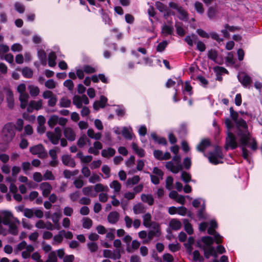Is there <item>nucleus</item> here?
Instances as JSON below:
<instances>
[{
  "label": "nucleus",
  "mask_w": 262,
  "mask_h": 262,
  "mask_svg": "<svg viewBox=\"0 0 262 262\" xmlns=\"http://www.w3.org/2000/svg\"><path fill=\"white\" fill-rule=\"evenodd\" d=\"M11 218H13L11 212L8 210L0 211V234L6 235L8 233L13 235L18 234L19 221L16 218L10 221Z\"/></svg>",
  "instance_id": "1"
},
{
  "label": "nucleus",
  "mask_w": 262,
  "mask_h": 262,
  "mask_svg": "<svg viewBox=\"0 0 262 262\" xmlns=\"http://www.w3.org/2000/svg\"><path fill=\"white\" fill-rule=\"evenodd\" d=\"M246 122L243 120H239L237 122V128L238 132L237 136L239 138V141L242 146H246L249 145L253 150L257 149L256 142L254 139L251 138L250 134L247 129Z\"/></svg>",
  "instance_id": "2"
},
{
  "label": "nucleus",
  "mask_w": 262,
  "mask_h": 262,
  "mask_svg": "<svg viewBox=\"0 0 262 262\" xmlns=\"http://www.w3.org/2000/svg\"><path fill=\"white\" fill-rule=\"evenodd\" d=\"M213 239L210 236L203 237L197 242L198 247L202 249L204 251V255L205 258H209L211 256L214 257L212 262H219L217 260V254L215 249L212 246Z\"/></svg>",
  "instance_id": "3"
},
{
  "label": "nucleus",
  "mask_w": 262,
  "mask_h": 262,
  "mask_svg": "<svg viewBox=\"0 0 262 262\" xmlns=\"http://www.w3.org/2000/svg\"><path fill=\"white\" fill-rule=\"evenodd\" d=\"M15 126L11 123H7L4 126L2 132V138L5 143L10 142L15 136Z\"/></svg>",
  "instance_id": "4"
},
{
  "label": "nucleus",
  "mask_w": 262,
  "mask_h": 262,
  "mask_svg": "<svg viewBox=\"0 0 262 262\" xmlns=\"http://www.w3.org/2000/svg\"><path fill=\"white\" fill-rule=\"evenodd\" d=\"M17 92L19 94V100L21 108H25L28 103L29 95L26 92V86L24 83L19 84L17 87Z\"/></svg>",
  "instance_id": "5"
},
{
  "label": "nucleus",
  "mask_w": 262,
  "mask_h": 262,
  "mask_svg": "<svg viewBox=\"0 0 262 262\" xmlns=\"http://www.w3.org/2000/svg\"><path fill=\"white\" fill-rule=\"evenodd\" d=\"M208 158L209 162L215 165L222 163L223 155L221 152V148L219 146H216L214 149V151L209 154Z\"/></svg>",
  "instance_id": "6"
},
{
  "label": "nucleus",
  "mask_w": 262,
  "mask_h": 262,
  "mask_svg": "<svg viewBox=\"0 0 262 262\" xmlns=\"http://www.w3.org/2000/svg\"><path fill=\"white\" fill-rule=\"evenodd\" d=\"M47 136L52 144H57L61 137V131L60 127H56L54 132H47Z\"/></svg>",
  "instance_id": "7"
},
{
  "label": "nucleus",
  "mask_w": 262,
  "mask_h": 262,
  "mask_svg": "<svg viewBox=\"0 0 262 262\" xmlns=\"http://www.w3.org/2000/svg\"><path fill=\"white\" fill-rule=\"evenodd\" d=\"M217 226V223L214 220H211L210 222V227L208 229V233L211 235H214V240L216 244H220L222 242L223 237L219 233H216L214 230Z\"/></svg>",
  "instance_id": "8"
},
{
  "label": "nucleus",
  "mask_w": 262,
  "mask_h": 262,
  "mask_svg": "<svg viewBox=\"0 0 262 262\" xmlns=\"http://www.w3.org/2000/svg\"><path fill=\"white\" fill-rule=\"evenodd\" d=\"M238 146L235 136L229 131L227 132V136L226 139L225 148L226 149H235Z\"/></svg>",
  "instance_id": "9"
},
{
  "label": "nucleus",
  "mask_w": 262,
  "mask_h": 262,
  "mask_svg": "<svg viewBox=\"0 0 262 262\" xmlns=\"http://www.w3.org/2000/svg\"><path fill=\"white\" fill-rule=\"evenodd\" d=\"M73 104L78 108L82 107V104H88L89 103L88 98L86 95L75 96L73 98Z\"/></svg>",
  "instance_id": "10"
},
{
  "label": "nucleus",
  "mask_w": 262,
  "mask_h": 262,
  "mask_svg": "<svg viewBox=\"0 0 262 262\" xmlns=\"http://www.w3.org/2000/svg\"><path fill=\"white\" fill-rule=\"evenodd\" d=\"M208 57L217 64H222L224 60L222 56L218 54L216 51L210 50L208 52Z\"/></svg>",
  "instance_id": "11"
},
{
  "label": "nucleus",
  "mask_w": 262,
  "mask_h": 262,
  "mask_svg": "<svg viewBox=\"0 0 262 262\" xmlns=\"http://www.w3.org/2000/svg\"><path fill=\"white\" fill-rule=\"evenodd\" d=\"M30 151L33 155H36L39 157H43L46 153L43 146L41 144H38L33 146L30 148Z\"/></svg>",
  "instance_id": "12"
},
{
  "label": "nucleus",
  "mask_w": 262,
  "mask_h": 262,
  "mask_svg": "<svg viewBox=\"0 0 262 262\" xmlns=\"http://www.w3.org/2000/svg\"><path fill=\"white\" fill-rule=\"evenodd\" d=\"M42 101L39 100L38 101H31L27 107V111L29 113L32 112L34 110H39L42 108Z\"/></svg>",
  "instance_id": "13"
},
{
  "label": "nucleus",
  "mask_w": 262,
  "mask_h": 262,
  "mask_svg": "<svg viewBox=\"0 0 262 262\" xmlns=\"http://www.w3.org/2000/svg\"><path fill=\"white\" fill-rule=\"evenodd\" d=\"M166 167L172 172L177 173L182 169L181 163L176 164L173 161H169L166 163Z\"/></svg>",
  "instance_id": "14"
},
{
  "label": "nucleus",
  "mask_w": 262,
  "mask_h": 262,
  "mask_svg": "<svg viewBox=\"0 0 262 262\" xmlns=\"http://www.w3.org/2000/svg\"><path fill=\"white\" fill-rule=\"evenodd\" d=\"M39 189L41 191L44 197H47L52 190V186L48 182L41 183L39 185Z\"/></svg>",
  "instance_id": "15"
},
{
  "label": "nucleus",
  "mask_w": 262,
  "mask_h": 262,
  "mask_svg": "<svg viewBox=\"0 0 262 262\" xmlns=\"http://www.w3.org/2000/svg\"><path fill=\"white\" fill-rule=\"evenodd\" d=\"M151 229L148 233V238L151 239L154 236L159 237L161 235L159 225L153 223L151 225Z\"/></svg>",
  "instance_id": "16"
},
{
  "label": "nucleus",
  "mask_w": 262,
  "mask_h": 262,
  "mask_svg": "<svg viewBox=\"0 0 262 262\" xmlns=\"http://www.w3.org/2000/svg\"><path fill=\"white\" fill-rule=\"evenodd\" d=\"M63 134L64 137L69 141H73L75 139L76 134L71 127H64L63 128Z\"/></svg>",
  "instance_id": "17"
},
{
  "label": "nucleus",
  "mask_w": 262,
  "mask_h": 262,
  "mask_svg": "<svg viewBox=\"0 0 262 262\" xmlns=\"http://www.w3.org/2000/svg\"><path fill=\"white\" fill-rule=\"evenodd\" d=\"M239 81L244 86H247L251 83L250 77L245 73H241L238 75Z\"/></svg>",
  "instance_id": "18"
},
{
  "label": "nucleus",
  "mask_w": 262,
  "mask_h": 262,
  "mask_svg": "<svg viewBox=\"0 0 262 262\" xmlns=\"http://www.w3.org/2000/svg\"><path fill=\"white\" fill-rule=\"evenodd\" d=\"M102 145L101 142L96 141L94 143L93 146H91L89 148L88 152L94 155H98L99 153V150L102 149Z\"/></svg>",
  "instance_id": "19"
},
{
  "label": "nucleus",
  "mask_w": 262,
  "mask_h": 262,
  "mask_svg": "<svg viewBox=\"0 0 262 262\" xmlns=\"http://www.w3.org/2000/svg\"><path fill=\"white\" fill-rule=\"evenodd\" d=\"M6 100L8 103V106L12 109L14 105V101L13 94L10 90H7L6 92Z\"/></svg>",
  "instance_id": "20"
},
{
  "label": "nucleus",
  "mask_w": 262,
  "mask_h": 262,
  "mask_svg": "<svg viewBox=\"0 0 262 262\" xmlns=\"http://www.w3.org/2000/svg\"><path fill=\"white\" fill-rule=\"evenodd\" d=\"M107 99L103 96H101L99 101H95L93 104L94 109L98 110L100 108H103L105 106Z\"/></svg>",
  "instance_id": "21"
},
{
  "label": "nucleus",
  "mask_w": 262,
  "mask_h": 262,
  "mask_svg": "<svg viewBox=\"0 0 262 262\" xmlns=\"http://www.w3.org/2000/svg\"><path fill=\"white\" fill-rule=\"evenodd\" d=\"M109 186L111 188L113 189L114 194L119 193L122 187L121 183L117 180L113 181L110 183Z\"/></svg>",
  "instance_id": "22"
},
{
  "label": "nucleus",
  "mask_w": 262,
  "mask_h": 262,
  "mask_svg": "<svg viewBox=\"0 0 262 262\" xmlns=\"http://www.w3.org/2000/svg\"><path fill=\"white\" fill-rule=\"evenodd\" d=\"M119 219V214L116 211L110 212L107 216L108 222L112 224H115L118 222Z\"/></svg>",
  "instance_id": "23"
},
{
  "label": "nucleus",
  "mask_w": 262,
  "mask_h": 262,
  "mask_svg": "<svg viewBox=\"0 0 262 262\" xmlns=\"http://www.w3.org/2000/svg\"><path fill=\"white\" fill-rule=\"evenodd\" d=\"M218 10L215 6H210L207 10V14L209 19H213L216 17Z\"/></svg>",
  "instance_id": "24"
},
{
  "label": "nucleus",
  "mask_w": 262,
  "mask_h": 262,
  "mask_svg": "<svg viewBox=\"0 0 262 262\" xmlns=\"http://www.w3.org/2000/svg\"><path fill=\"white\" fill-rule=\"evenodd\" d=\"M34 248L31 245H28L22 251L21 256L24 259L28 258L31 256V253L34 251Z\"/></svg>",
  "instance_id": "25"
},
{
  "label": "nucleus",
  "mask_w": 262,
  "mask_h": 262,
  "mask_svg": "<svg viewBox=\"0 0 262 262\" xmlns=\"http://www.w3.org/2000/svg\"><path fill=\"white\" fill-rule=\"evenodd\" d=\"M122 134L125 138L129 140L133 138L134 135L130 126L124 127L122 129Z\"/></svg>",
  "instance_id": "26"
},
{
  "label": "nucleus",
  "mask_w": 262,
  "mask_h": 262,
  "mask_svg": "<svg viewBox=\"0 0 262 262\" xmlns=\"http://www.w3.org/2000/svg\"><path fill=\"white\" fill-rule=\"evenodd\" d=\"M145 210V206L141 203H138L133 206V211L135 214L143 213Z\"/></svg>",
  "instance_id": "27"
},
{
  "label": "nucleus",
  "mask_w": 262,
  "mask_h": 262,
  "mask_svg": "<svg viewBox=\"0 0 262 262\" xmlns=\"http://www.w3.org/2000/svg\"><path fill=\"white\" fill-rule=\"evenodd\" d=\"M82 191L84 195H89L91 197H96L97 196V193L93 191V187L92 186L85 187L82 189Z\"/></svg>",
  "instance_id": "28"
},
{
  "label": "nucleus",
  "mask_w": 262,
  "mask_h": 262,
  "mask_svg": "<svg viewBox=\"0 0 262 262\" xmlns=\"http://www.w3.org/2000/svg\"><path fill=\"white\" fill-rule=\"evenodd\" d=\"M62 161L64 165L72 167H74L75 165V163L74 160L71 158V157L67 155L62 156Z\"/></svg>",
  "instance_id": "29"
},
{
  "label": "nucleus",
  "mask_w": 262,
  "mask_h": 262,
  "mask_svg": "<svg viewBox=\"0 0 262 262\" xmlns=\"http://www.w3.org/2000/svg\"><path fill=\"white\" fill-rule=\"evenodd\" d=\"M64 230H62L60 231L57 234L55 235L53 237V242H52L53 245L59 244L62 242L63 238V233H64Z\"/></svg>",
  "instance_id": "30"
},
{
  "label": "nucleus",
  "mask_w": 262,
  "mask_h": 262,
  "mask_svg": "<svg viewBox=\"0 0 262 262\" xmlns=\"http://www.w3.org/2000/svg\"><path fill=\"white\" fill-rule=\"evenodd\" d=\"M150 136L155 142L163 145L166 144L167 141L166 139L164 138L158 137V136L155 133H151Z\"/></svg>",
  "instance_id": "31"
},
{
  "label": "nucleus",
  "mask_w": 262,
  "mask_h": 262,
  "mask_svg": "<svg viewBox=\"0 0 262 262\" xmlns=\"http://www.w3.org/2000/svg\"><path fill=\"white\" fill-rule=\"evenodd\" d=\"M141 200L149 205H152L154 204V198L151 194H142L141 196Z\"/></svg>",
  "instance_id": "32"
},
{
  "label": "nucleus",
  "mask_w": 262,
  "mask_h": 262,
  "mask_svg": "<svg viewBox=\"0 0 262 262\" xmlns=\"http://www.w3.org/2000/svg\"><path fill=\"white\" fill-rule=\"evenodd\" d=\"M116 151L115 150L112 148H108L106 149H103L101 151V155L103 157L109 158L113 156Z\"/></svg>",
  "instance_id": "33"
},
{
  "label": "nucleus",
  "mask_w": 262,
  "mask_h": 262,
  "mask_svg": "<svg viewBox=\"0 0 262 262\" xmlns=\"http://www.w3.org/2000/svg\"><path fill=\"white\" fill-rule=\"evenodd\" d=\"M56 59L55 53L53 52H50L48 55V64L50 67H54L56 66Z\"/></svg>",
  "instance_id": "34"
},
{
  "label": "nucleus",
  "mask_w": 262,
  "mask_h": 262,
  "mask_svg": "<svg viewBox=\"0 0 262 262\" xmlns=\"http://www.w3.org/2000/svg\"><path fill=\"white\" fill-rule=\"evenodd\" d=\"M173 32V27L171 24L164 25L162 28V33L165 35H170Z\"/></svg>",
  "instance_id": "35"
},
{
  "label": "nucleus",
  "mask_w": 262,
  "mask_h": 262,
  "mask_svg": "<svg viewBox=\"0 0 262 262\" xmlns=\"http://www.w3.org/2000/svg\"><path fill=\"white\" fill-rule=\"evenodd\" d=\"M210 145V142L207 139L203 140L198 145L197 150L200 151H203L207 147Z\"/></svg>",
  "instance_id": "36"
},
{
  "label": "nucleus",
  "mask_w": 262,
  "mask_h": 262,
  "mask_svg": "<svg viewBox=\"0 0 262 262\" xmlns=\"http://www.w3.org/2000/svg\"><path fill=\"white\" fill-rule=\"evenodd\" d=\"M181 223L178 220L172 219L169 222L170 227L173 230H179L181 227Z\"/></svg>",
  "instance_id": "37"
},
{
  "label": "nucleus",
  "mask_w": 262,
  "mask_h": 262,
  "mask_svg": "<svg viewBox=\"0 0 262 262\" xmlns=\"http://www.w3.org/2000/svg\"><path fill=\"white\" fill-rule=\"evenodd\" d=\"M132 147L136 154L140 157H143L144 156V150L142 148H139L136 143H133L132 144Z\"/></svg>",
  "instance_id": "38"
},
{
  "label": "nucleus",
  "mask_w": 262,
  "mask_h": 262,
  "mask_svg": "<svg viewBox=\"0 0 262 262\" xmlns=\"http://www.w3.org/2000/svg\"><path fill=\"white\" fill-rule=\"evenodd\" d=\"M143 224L146 227H149L151 224V216L150 213H147L143 216Z\"/></svg>",
  "instance_id": "39"
},
{
  "label": "nucleus",
  "mask_w": 262,
  "mask_h": 262,
  "mask_svg": "<svg viewBox=\"0 0 262 262\" xmlns=\"http://www.w3.org/2000/svg\"><path fill=\"white\" fill-rule=\"evenodd\" d=\"M28 90H29L31 96L33 97L37 96L40 92L39 88L34 85H30L28 86Z\"/></svg>",
  "instance_id": "40"
},
{
  "label": "nucleus",
  "mask_w": 262,
  "mask_h": 262,
  "mask_svg": "<svg viewBox=\"0 0 262 262\" xmlns=\"http://www.w3.org/2000/svg\"><path fill=\"white\" fill-rule=\"evenodd\" d=\"M183 93L184 95V100H186V97L185 96L186 93H187L189 95H191L192 94V87L190 85V83L188 81H186L185 83L184 89L183 90Z\"/></svg>",
  "instance_id": "41"
},
{
  "label": "nucleus",
  "mask_w": 262,
  "mask_h": 262,
  "mask_svg": "<svg viewBox=\"0 0 262 262\" xmlns=\"http://www.w3.org/2000/svg\"><path fill=\"white\" fill-rule=\"evenodd\" d=\"M27 243L23 241L17 245L14 249V252L16 254H18L20 251H23L28 246Z\"/></svg>",
  "instance_id": "42"
},
{
  "label": "nucleus",
  "mask_w": 262,
  "mask_h": 262,
  "mask_svg": "<svg viewBox=\"0 0 262 262\" xmlns=\"http://www.w3.org/2000/svg\"><path fill=\"white\" fill-rule=\"evenodd\" d=\"M94 189L95 193L108 191V187L107 186H104L101 183H98L94 186Z\"/></svg>",
  "instance_id": "43"
},
{
  "label": "nucleus",
  "mask_w": 262,
  "mask_h": 262,
  "mask_svg": "<svg viewBox=\"0 0 262 262\" xmlns=\"http://www.w3.org/2000/svg\"><path fill=\"white\" fill-rule=\"evenodd\" d=\"M140 245V243L138 241L134 240L132 243L131 246L127 247L126 250L128 252H132L134 250L138 249Z\"/></svg>",
  "instance_id": "44"
},
{
  "label": "nucleus",
  "mask_w": 262,
  "mask_h": 262,
  "mask_svg": "<svg viewBox=\"0 0 262 262\" xmlns=\"http://www.w3.org/2000/svg\"><path fill=\"white\" fill-rule=\"evenodd\" d=\"M38 56L42 65H46V53L43 50H40L38 51Z\"/></svg>",
  "instance_id": "45"
},
{
  "label": "nucleus",
  "mask_w": 262,
  "mask_h": 262,
  "mask_svg": "<svg viewBox=\"0 0 262 262\" xmlns=\"http://www.w3.org/2000/svg\"><path fill=\"white\" fill-rule=\"evenodd\" d=\"M58 120V117L57 116L52 115L48 121V124L50 127L52 128L57 123Z\"/></svg>",
  "instance_id": "46"
},
{
  "label": "nucleus",
  "mask_w": 262,
  "mask_h": 262,
  "mask_svg": "<svg viewBox=\"0 0 262 262\" xmlns=\"http://www.w3.org/2000/svg\"><path fill=\"white\" fill-rule=\"evenodd\" d=\"M179 13L178 17L180 19L183 20H187L188 19V14L186 11L183 8H179V11H178Z\"/></svg>",
  "instance_id": "47"
},
{
  "label": "nucleus",
  "mask_w": 262,
  "mask_h": 262,
  "mask_svg": "<svg viewBox=\"0 0 262 262\" xmlns=\"http://www.w3.org/2000/svg\"><path fill=\"white\" fill-rule=\"evenodd\" d=\"M71 105V101L66 97H63L59 101V106L61 107H68Z\"/></svg>",
  "instance_id": "48"
},
{
  "label": "nucleus",
  "mask_w": 262,
  "mask_h": 262,
  "mask_svg": "<svg viewBox=\"0 0 262 262\" xmlns=\"http://www.w3.org/2000/svg\"><path fill=\"white\" fill-rule=\"evenodd\" d=\"M23 75L27 78H30L33 76V71L32 70L28 68H25L22 69L21 71Z\"/></svg>",
  "instance_id": "49"
},
{
  "label": "nucleus",
  "mask_w": 262,
  "mask_h": 262,
  "mask_svg": "<svg viewBox=\"0 0 262 262\" xmlns=\"http://www.w3.org/2000/svg\"><path fill=\"white\" fill-rule=\"evenodd\" d=\"M175 26L177 29V34L181 36H184L185 34V32L182 26V24L179 22H176Z\"/></svg>",
  "instance_id": "50"
},
{
  "label": "nucleus",
  "mask_w": 262,
  "mask_h": 262,
  "mask_svg": "<svg viewBox=\"0 0 262 262\" xmlns=\"http://www.w3.org/2000/svg\"><path fill=\"white\" fill-rule=\"evenodd\" d=\"M235 63L233 54L230 52L228 53L227 57H226V63L227 65L232 66Z\"/></svg>",
  "instance_id": "51"
},
{
  "label": "nucleus",
  "mask_w": 262,
  "mask_h": 262,
  "mask_svg": "<svg viewBox=\"0 0 262 262\" xmlns=\"http://www.w3.org/2000/svg\"><path fill=\"white\" fill-rule=\"evenodd\" d=\"M47 261L50 262H57V257L56 255V252L55 251H52L50 252L48 256Z\"/></svg>",
  "instance_id": "52"
},
{
  "label": "nucleus",
  "mask_w": 262,
  "mask_h": 262,
  "mask_svg": "<svg viewBox=\"0 0 262 262\" xmlns=\"http://www.w3.org/2000/svg\"><path fill=\"white\" fill-rule=\"evenodd\" d=\"M101 181V178L98 174L96 173H93L91 176H90L89 179V181L91 183H96L97 182H99Z\"/></svg>",
  "instance_id": "53"
},
{
  "label": "nucleus",
  "mask_w": 262,
  "mask_h": 262,
  "mask_svg": "<svg viewBox=\"0 0 262 262\" xmlns=\"http://www.w3.org/2000/svg\"><path fill=\"white\" fill-rule=\"evenodd\" d=\"M194 8L196 12L200 14H203L204 12L203 5L201 2H196L194 4Z\"/></svg>",
  "instance_id": "54"
},
{
  "label": "nucleus",
  "mask_w": 262,
  "mask_h": 262,
  "mask_svg": "<svg viewBox=\"0 0 262 262\" xmlns=\"http://www.w3.org/2000/svg\"><path fill=\"white\" fill-rule=\"evenodd\" d=\"M45 86L49 89H53L56 86V83L53 79H49L45 83Z\"/></svg>",
  "instance_id": "55"
},
{
  "label": "nucleus",
  "mask_w": 262,
  "mask_h": 262,
  "mask_svg": "<svg viewBox=\"0 0 262 262\" xmlns=\"http://www.w3.org/2000/svg\"><path fill=\"white\" fill-rule=\"evenodd\" d=\"M24 215L28 218H32L34 216V209L25 208L23 210Z\"/></svg>",
  "instance_id": "56"
},
{
  "label": "nucleus",
  "mask_w": 262,
  "mask_h": 262,
  "mask_svg": "<svg viewBox=\"0 0 262 262\" xmlns=\"http://www.w3.org/2000/svg\"><path fill=\"white\" fill-rule=\"evenodd\" d=\"M88 141H89V140L86 138V137L85 136H83L78 140L77 144L79 147H82Z\"/></svg>",
  "instance_id": "57"
},
{
  "label": "nucleus",
  "mask_w": 262,
  "mask_h": 262,
  "mask_svg": "<svg viewBox=\"0 0 262 262\" xmlns=\"http://www.w3.org/2000/svg\"><path fill=\"white\" fill-rule=\"evenodd\" d=\"M78 173V170H75L73 171L65 170L63 172V174L66 178L70 179L71 177L77 175Z\"/></svg>",
  "instance_id": "58"
},
{
  "label": "nucleus",
  "mask_w": 262,
  "mask_h": 262,
  "mask_svg": "<svg viewBox=\"0 0 262 262\" xmlns=\"http://www.w3.org/2000/svg\"><path fill=\"white\" fill-rule=\"evenodd\" d=\"M184 227L186 231L189 234H191L193 233V229L191 224L188 222V221L185 220L184 221Z\"/></svg>",
  "instance_id": "59"
},
{
  "label": "nucleus",
  "mask_w": 262,
  "mask_h": 262,
  "mask_svg": "<svg viewBox=\"0 0 262 262\" xmlns=\"http://www.w3.org/2000/svg\"><path fill=\"white\" fill-rule=\"evenodd\" d=\"M173 178L169 176L166 179V188L168 190H171L173 188Z\"/></svg>",
  "instance_id": "60"
},
{
  "label": "nucleus",
  "mask_w": 262,
  "mask_h": 262,
  "mask_svg": "<svg viewBox=\"0 0 262 262\" xmlns=\"http://www.w3.org/2000/svg\"><path fill=\"white\" fill-rule=\"evenodd\" d=\"M192 205L195 208L198 207L200 205L203 207L205 206V201L202 199H196L192 202Z\"/></svg>",
  "instance_id": "61"
},
{
  "label": "nucleus",
  "mask_w": 262,
  "mask_h": 262,
  "mask_svg": "<svg viewBox=\"0 0 262 262\" xmlns=\"http://www.w3.org/2000/svg\"><path fill=\"white\" fill-rule=\"evenodd\" d=\"M82 225L84 228L89 229L92 225V221L89 218H84L82 220Z\"/></svg>",
  "instance_id": "62"
},
{
  "label": "nucleus",
  "mask_w": 262,
  "mask_h": 262,
  "mask_svg": "<svg viewBox=\"0 0 262 262\" xmlns=\"http://www.w3.org/2000/svg\"><path fill=\"white\" fill-rule=\"evenodd\" d=\"M61 215L59 213L55 212L51 216V219L54 223V224L56 225L58 224L59 220L60 219Z\"/></svg>",
  "instance_id": "63"
},
{
  "label": "nucleus",
  "mask_w": 262,
  "mask_h": 262,
  "mask_svg": "<svg viewBox=\"0 0 262 262\" xmlns=\"http://www.w3.org/2000/svg\"><path fill=\"white\" fill-rule=\"evenodd\" d=\"M181 178L185 183H188L191 180L190 174L185 171L181 173Z\"/></svg>",
  "instance_id": "64"
}]
</instances>
